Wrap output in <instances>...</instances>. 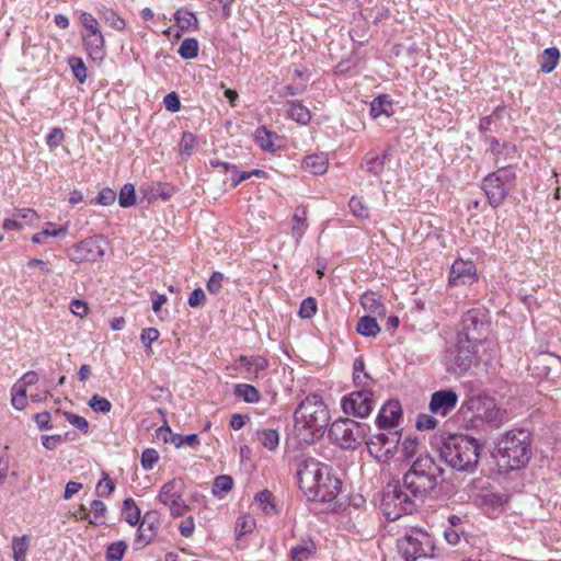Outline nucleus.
Here are the masks:
<instances>
[{
    "instance_id": "30",
    "label": "nucleus",
    "mask_w": 561,
    "mask_h": 561,
    "mask_svg": "<svg viewBox=\"0 0 561 561\" xmlns=\"http://www.w3.org/2000/svg\"><path fill=\"white\" fill-rule=\"evenodd\" d=\"M253 440L257 442L262 447L273 451L278 447L279 434L273 428H262L255 431Z\"/></svg>"
},
{
    "instance_id": "35",
    "label": "nucleus",
    "mask_w": 561,
    "mask_h": 561,
    "mask_svg": "<svg viewBox=\"0 0 561 561\" xmlns=\"http://www.w3.org/2000/svg\"><path fill=\"white\" fill-rule=\"evenodd\" d=\"M288 114L289 116L299 124L306 125L310 122V111L298 101H289Z\"/></svg>"
},
{
    "instance_id": "23",
    "label": "nucleus",
    "mask_w": 561,
    "mask_h": 561,
    "mask_svg": "<svg viewBox=\"0 0 561 561\" xmlns=\"http://www.w3.org/2000/svg\"><path fill=\"white\" fill-rule=\"evenodd\" d=\"M84 48L93 61L101 62L105 57V41L102 32L81 34Z\"/></svg>"
},
{
    "instance_id": "12",
    "label": "nucleus",
    "mask_w": 561,
    "mask_h": 561,
    "mask_svg": "<svg viewBox=\"0 0 561 561\" xmlns=\"http://www.w3.org/2000/svg\"><path fill=\"white\" fill-rule=\"evenodd\" d=\"M184 489V481L181 478L165 482L160 489L158 500L170 508V514L174 517L182 516L190 508L183 500Z\"/></svg>"
},
{
    "instance_id": "51",
    "label": "nucleus",
    "mask_w": 561,
    "mask_h": 561,
    "mask_svg": "<svg viewBox=\"0 0 561 561\" xmlns=\"http://www.w3.org/2000/svg\"><path fill=\"white\" fill-rule=\"evenodd\" d=\"M195 145V137L192 133H183L179 147L182 156H191Z\"/></svg>"
},
{
    "instance_id": "22",
    "label": "nucleus",
    "mask_w": 561,
    "mask_h": 561,
    "mask_svg": "<svg viewBox=\"0 0 561 561\" xmlns=\"http://www.w3.org/2000/svg\"><path fill=\"white\" fill-rule=\"evenodd\" d=\"M254 141L265 152L274 153L284 146L283 137L261 126L254 133Z\"/></svg>"
},
{
    "instance_id": "46",
    "label": "nucleus",
    "mask_w": 561,
    "mask_h": 561,
    "mask_svg": "<svg viewBox=\"0 0 561 561\" xmlns=\"http://www.w3.org/2000/svg\"><path fill=\"white\" fill-rule=\"evenodd\" d=\"M89 407L95 412L108 413L112 409V403L106 398L94 394L89 401Z\"/></svg>"
},
{
    "instance_id": "13",
    "label": "nucleus",
    "mask_w": 561,
    "mask_h": 561,
    "mask_svg": "<svg viewBox=\"0 0 561 561\" xmlns=\"http://www.w3.org/2000/svg\"><path fill=\"white\" fill-rule=\"evenodd\" d=\"M105 241L106 239L102 234L85 238L84 240L72 245L68 250L67 255L70 261L77 264L82 262H96L104 255V248L102 247L101 242Z\"/></svg>"
},
{
    "instance_id": "50",
    "label": "nucleus",
    "mask_w": 561,
    "mask_h": 561,
    "mask_svg": "<svg viewBox=\"0 0 561 561\" xmlns=\"http://www.w3.org/2000/svg\"><path fill=\"white\" fill-rule=\"evenodd\" d=\"M351 213L359 218H367L369 213L367 206L363 203V201L356 196H353L348 203Z\"/></svg>"
},
{
    "instance_id": "54",
    "label": "nucleus",
    "mask_w": 561,
    "mask_h": 561,
    "mask_svg": "<svg viewBox=\"0 0 561 561\" xmlns=\"http://www.w3.org/2000/svg\"><path fill=\"white\" fill-rule=\"evenodd\" d=\"M115 490L112 479L105 473L103 479L96 484V493L99 496H108Z\"/></svg>"
},
{
    "instance_id": "62",
    "label": "nucleus",
    "mask_w": 561,
    "mask_h": 561,
    "mask_svg": "<svg viewBox=\"0 0 561 561\" xmlns=\"http://www.w3.org/2000/svg\"><path fill=\"white\" fill-rule=\"evenodd\" d=\"M50 420H51V415L48 411L36 413L34 415V421L41 431H47V430L53 428V424H51Z\"/></svg>"
},
{
    "instance_id": "47",
    "label": "nucleus",
    "mask_w": 561,
    "mask_h": 561,
    "mask_svg": "<svg viewBox=\"0 0 561 561\" xmlns=\"http://www.w3.org/2000/svg\"><path fill=\"white\" fill-rule=\"evenodd\" d=\"M80 22L84 27V32L82 34H95L101 32L96 19L91 13L82 12L80 14Z\"/></svg>"
},
{
    "instance_id": "3",
    "label": "nucleus",
    "mask_w": 561,
    "mask_h": 561,
    "mask_svg": "<svg viewBox=\"0 0 561 561\" xmlns=\"http://www.w3.org/2000/svg\"><path fill=\"white\" fill-rule=\"evenodd\" d=\"M493 456L506 470L520 469L531 457L530 434L525 430L506 432L496 443Z\"/></svg>"
},
{
    "instance_id": "8",
    "label": "nucleus",
    "mask_w": 561,
    "mask_h": 561,
    "mask_svg": "<svg viewBox=\"0 0 561 561\" xmlns=\"http://www.w3.org/2000/svg\"><path fill=\"white\" fill-rule=\"evenodd\" d=\"M368 426L352 419L335 420L329 428L330 440L343 448L355 449L366 438Z\"/></svg>"
},
{
    "instance_id": "25",
    "label": "nucleus",
    "mask_w": 561,
    "mask_h": 561,
    "mask_svg": "<svg viewBox=\"0 0 561 561\" xmlns=\"http://www.w3.org/2000/svg\"><path fill=\"white\" fill-rule=\"evenodd\" d=\"M353 380L358 390L371 389L375 385L370 375L365 371V363L362 358H356L353 365Z\"/></svg>"
},
{
    "instance_id": "31",
    "label": "nucleus",
    "mask_w": 561,
    "mask_h": 561,
    "mask_svg": "<svg viewBox=\"0 0 561 561\" xmlns=\"http://www.w3.org/2000/svg\"><path fill=\"white\" fill-rule=\"evenodd\" d=\"M252 506L261 510L265 515H273L276 513L274 496L268 490L257 492L254 495Z\"/></svg>"
},
{
    "instance_id": "64",
    "label": "nucleus",
    "mask_w": 561,
    "mask_h": 561,
    "mask_svg": "<svg viewBox=\"0 0 561 561\" xmlns=\"http://www.w3.org/2000/svg\"><path fill=\"white\" fill-rule=\"evenodd\" d=\"M163 104L165 108L172 113H175L181 108V102L175 92L167 94L163 99Z\"/></svg>"
},
{
    "instance_id": "32",
    "label": "nucleus",
    "mask_w": 561,
    "mask_h": 561,
    "mask_svg": "<svg viewBox=\"0 0 561 561\" xmlns=\"http://www.w3.org/2000/svg\"><path fill=\"white\" fill-rule=\"evenodd\" d=\"M174 20H175L176 25L182 31L197 28L198 21H197L196 15L186 9L181 8L179 10H176L174 13Z\"/></svg>"
},
{
    "instance_id": "52",
    "label": "nucleus",
    "mask_w": 561,
    "mask_h": 561,
    "mask_svg": "<svg viewBox=\"0 0 561 561\" xmlns=\"http://www.w3.org/2000/svg\"><path fill=\"white\" fill-rule=\"evenodd\" d=\"M64 415H65L66 420L72 426L77 427L79 431H81L84 434L88 433L89 423L84 417H82L78 414L71 413V412H64Z\"/></svg>"
},
{
    "instance_id": "42",
    "label": "nucleus",
    "mask_w": 561,
    "mask_h": 561,
    "mask_svg": "<svg viewBox=\"0 0 561 561\" xmlns=\"http://www.w3.org/2000/svg\"><path fill=\"white\" fill-rule=\"evenodd\" d=\"M68 64L72 70L75 78L80 83H83L87 80V67L82 58L76 56L69 57Z\"/></svg>"
},
{
    "instance_id": "58",
    "label": "nucleus",
    "mask_w": 561,
    "mask_h": 561,
    "mask_svg": "<svg viewBox=\"0 0 561 561\" xmlns=\"http://www.w3.org/2000/svg\"><path fill=\"white\" fill-rule=\"evenodd\" d=\"M160 336L158 329L156 328H147L144 329L140 334V340L144 343L146 351L150 350V345L152 342L157 341Z\"/></svg>"
},
{
    "instance_id": "1",
    "label": "nucleus",
    "mask_w": 561,
    "mask_h": 561,
    "mask_svg": "<svg viewBox=\"0 0 561 561\" xmlns=\"http://www.w3.org/2000/svg\"><path fill=\"white\" fill-rule=\"evenodd\" d=\"M443 472L432 457H419L404 473L402 484H389L385 489L381 510L387 519L412 514L436 490Z\"/></svg>"
},
{
    "instance_id": "16",
    "label": "nucleus",
    "mask_w": 561,
    "mask_h": 561,
    "mask_svg": "<svg viewBox=\"0 0 561 561\" xmlns=\"http://www.w3.org/2000/svg\"><path fill=\"white\" fill-rule=\"evenodd\" d=\"M328 466L322 465L313 458L304 459L297 469V479L300 489L307 492L313 488L317 479H321V472L325 473Z\"/></svg>"
},
{
    "instance_id": "33",
    "label": "nucleus",
    "mask_w": 561,
    "mask_h": 561,
    "mask_svg": "<svg viewBox=\"0 0 561 561\" xmlns=\"http://www.w3.org/2000/svg\"><path fill=\"white\" fill-rule=\"evenodd\" d=\"M308 228L306 208H298L293 216L291 234L298 242Z\"/></svg>"
},
{
    "instance_id": "57",
    "label": "nucleus",
    "mask_w": 561,
    "mask_h": 561,
    "mask_svg": "<svg viewBox=\"0 0 561 561\" xmlns=\"http://www.w3.org/2000/svg\"><path fill=\"white\" fill-rule=\"evenodd\" d=\"M106 512L105 504L100 500H93L91 502V513L94 517V519H89V524L96 525L98 520L102 517H104V514Z\"/></svg>"
},
{
    "instance_id": "34",
    "label": "nucleus",
    "mask_w": 561,
    "mask_h": 561,
    "mask_svg": "<svg viewBox=\"0 0 561 561\" xmlns=\"http://www.w3.org/2000/svg\"><path fill=\"white\" fill-rule=\"evenodd\" d=\"M356 330L364 336L375 337L380 332V327L375 317L364 316L358 320Z\"/></svg>"
},
{
    "instance_id": "40",
    "label": "nucleus",
    "mask_w": 561,
    "mask_h": 561,
    "mask_svg": "<svg viewBox=\"0 0 561 561\" xmlns=\"http://www.w3.org/2000/svg\"><path fill=\"white\" fill-rule=\"evenodd\" d=\"M127 550V543L124 540L115 541L107 546L105 552L106 561H122Z\"/></svg>"
},
{
    "instance_id": "14",
    "label": "nucleus",
    "mask_w": 561,
    "mask_h": 561,
    "mask_svg": "<svg viewBox=\"0 0 561 561\" xmlns=\"http://www.w3.org/2000/svg\"><path fill=\"white\" fill-rule=\"evenodd\" d=\"M374 391L371 389L355 390L341 400V408L347 415L365 419L374 409Z\"/></svg>"
},
{
    "instance_id": "48",
    "label": "nucleus",
    "mask_w": 561,
    "mask_h": 561,
    "mask_svg": "<svg viewBox=\"0 0 561 561\" xmlns=\"http://www.w3.org/2000/svg\"><path fill=\"white\" fill-rule=\"evenodd\" d=\"M159 460V454L153 448H147L141 454V467L144 470L149 471Z\"/></svg>"
},
{
    "instance_id": "55",
    "label": "nucleus",
    "mask_w": 561,
    "mask_h": 561,
    "mask_svg": "<svg viewBox=\"0 0 561 561\" xmlns=\"http://www.w3.org/2000/svg\"><path fill=\"white\" fill-rule=\"evenodd\" d=\"M68 433L65 435H44L42 436V444L48 450H54L58 444L68 439Z\"/></svg>"
},
{
    "instance_id": "2",
    "label": "nucleus",
    "mask_w": 561,
    "mask_h": 561,
    "mask_svg": "<svg viewBox=\"0 0 561 561\" xmlns=\"http://www.w3.org/2000/svg\"><path fill=\"white\" fill-rule=\"evenodd\" d=\"M436 439L439 457L450 468L467 473L477 469L482 447L476 438L462 434H448Z\"/></svg>"
},
{
    "instance_id": "15",
    "label": "nucleus",
    "mask_w": 561,
    "mask_h": 561,
    "mask_svg": "<svg viewBox=\"0 0 561 561\" xmlns=\"http://www.w3.org/2000/svg\"><path fill=\"white\" fill-rule=\"evenodd\" d=\"M341 490V481L331 474L329 467L325 469V473L321 472V479H317L313 488H311L307 495L319 502H331L334 500Z\"/></svg>"
},
{
    "instance_id": "43",
    "label": "nucleus",
    "mask_w": 561,
    "mask_h": 561,
    "mask_svg": "<svg viewBox=\"0 0 561 561\" xmlns=\"http://www.w3.org/2000/svg\"><path fill=\"white\" fill-rule=\"evenodd\" d=\"M119 205L124 208L130 207L135 204V187L131 184H125L119 192L118 196Z\"/></svg>"
},
{
    "instance_id": "36",
    "label": "nucleus",
    "mask_w": 561,
    "mask_h": 561,
    "mask_svg": "<svg viewBox=\"0 0 561 561\" xmlns=\"http://www.w3.org/2000/svg\"><path fill=\"white\" fill-rule=\"evenodd\" d=\"M122 515L130 526L138 525L140 522V510L131 497L124 500Z\"/></svg>"
},
{
    "instance_id": "49",
    "label": "nucleus",
    "mask_w": 561,
    "mask_h": 561,
    "mask_svg": "<svg viewBox=\"0 0 561 561\" xmlns=\"http://www.w3.org/2000/svg\"><path fill=\"white\" fill-rule=\"evenodd\" d=\"M317 312V301L312 297L302 300L299 308V316L304 319L312 318Z\"/></svg>"
},
{
    "instance_id": "38",
    "label": "nucleus",
    "mask_w": 561,
    "mask_h": 561,
    "mask_svg": "<svg viewBox=\"0 0 561 561\" xmlns=\"http://www.w3.org/2000/svg\"><path fill=\"white\" fill-rule=\"evenodd\" d=\"M560 59V51L556 47H550L543 50L541 55L540 70L545 73H550L558 66Z\"/></svg>"
},
{
    "instance_id": "27",
    "label": "nucleus",
    "mask_w": 561,
    "mask_h": 561,
    "mask_svg": "<svg viewBox=\"0 0 561 561\" xmlns=\"http://www.w3.org/2000/svg\"><path fill=\"white\" fill-rule=\"evenodd\" d=\"M393 114L392 100L387 94L376 96L370 103V116L376 119L380 116L390 117Z\"/></svg>"
},
{
    "instance_id": "44",
    "label": "nucleus",
    "mask_w": 561,
    "mask_h": 561,
    "mask_svg": "<svg viewBox=\"0 0 561 561\" xmlns=\"http://www.w3.org/2000/svg\"><path fill=\"white\" fill-rule=\"evenodd\" d=\"M314 551V545L312 541L300 543L290 550V557L299 558L300 560L309 559Z\"/></svg>"
},
{
    "instance_id": "9",
    "label": "nucleus",
    "mask_w": 561,
    "mask_h": 561,
    "mask_svg": "<svg viewBox=\"0 0 561 561\" xmlns=\"http://www.w3.org/2000/svg\"><path fill=\"white\" fill-rule=\"evenodd\" d=\"M398 548L405 561H415L433 556L434 541L427 533L411 529L398 541Z\"/></svg>"
},
{
    "instance_id": "24",
    "label": "nucleus",
    "mask_w": 561,
    "mask_h": 561,
    "mask_svg": "<svg viewBox=\"0 0 561 561\" xmlns=\"http://www.w3.org/2000/svg\"><path fill=\"white\" fill-rule=\"evenodd\" d=\"M158 437L162 438L165 443L173 444L176 448L182 447L183 445L196 446L198 445V436L196 434H190L186 436L172 433L171 428L164 424L158 431Z\"/></svg>"
},
{
    "instance_id": "18",
    "label": "nucleus",
    "mask_w": 561,
    "mask_h": 561,
    "mask_svg": "<svg viewBox=\"0 0 561 561\" xmlns=\"http://www.w3.org/2000/svg\"><path fill=\"white\" fill-rule=\"evenodd\" d=\"M458 394L454 390H438L431 396L430 411L442 416L448 415L457 405Z\"/></svg>"
},
{
    "instance_id": "17",
    "label": "nucleus",
    "mask_w": 561,
    "mask_h": 561,
    "mask_svg": "<svg viewBox=\"0 0 561 561\" xmlns=\"http://www.w3.org/2000/svg\"><path fill=\"white\" fill-rule=\"evenodd\" d=\"M477 279V268L472 261L458 259L453 263L448 276V284L450 286L471 285Z\"/></svg>"
},
{
    "instance_id": "20",
    "label": "nucleus",
    "mask_w": 561,
    "mask_h": 561,
    "mask_svg": "<svg viewBox=\"0 0 561 561\" xmlns=\"http://www.w3.org/2000/svg\"><path fill=\"white\" fill-rule=\"evenodd\" d=\"M401 416L402 409L399 401L390 400L381 407L376 423L379 428H393Z\"/></svg>"
},
{
    "instance_id": "45",
    "label": "nucleus",
    "mask_w": 561,
    "mask_h": 561,
    "mask_svg": "<svg viewBox=\"0 0 561 561\" xmlns=\"http://www.w3.org/2000/svg\"><path fill=\"white\" fill-rule=\"evenodd\" d=\"M11 403L16 410H23L27 403L26 390L13 385L11 389Z\"/></svg>"
},
{
    "instance_id": "39",
    "label": "nucleus",
    "mask_w": 561,
    "mask_h": 561,
    "mask_svg": "<svg viewBox=\"0 0 561 561\" xmlns=\"http://www.w3.org/2000/svg\"><path fill=\"white\" fill-rule=\"evenodd\" d=\"M233 486V480L230 476H218L213 484V494L217 497H222Z\"/></svg>"
},
{
    "instance_id": "29",
    "label": "nucleus",
    "mask_w": 561,
    "mask_h": 561,
    "mask_svg": "<svg viewBox=\"0 0 561 561\" xmlns=\"http://www.w3.org/2000/svg\"><path fill=\"white\" fill-rule=\"evenodd\" d=\"M329 160L324 153L307 156L304 159V168L314 175H321L327 172Z\"/></svg>"
},
{
    "instance_id": "28",
    "label": "nucleus",
    "mask_w": 561,
    "mask_h": 561,
    "mask_svg": "<svg viewBox=\"0 0 561 561\" xmlns=\"http://www.w3.org/2000/svg\"><path fill=\"white\" fill-rule=\"evenodd\" d=\"M362 307L369 313L378 317H385L386 307L379 296L374 291H366L360 297Z\"/></svg>"
},
{
    "instance_id": "53",
    "label": "nucleus",
    "mask_w": 561,
    "mask_h": 561,
    "mask_svg": "<svg viewBox=\"0 0 561 561\" xmlns=\"http://www.w3.org/2000/svg\"><path fill=\"white\" fill-rule=\"evenodd\" d=\"M105 22L113 28L122 31L125 27V21L111 9L103 13Z\"/></svg>"
},
{
    "instance_id": "5",
    "label": "nucleus",
    "mask_w": 561,
    "mask_h": 561,
    "mask_svg": "<svg viewBox=\"0 0 561 561\" xmlns=\"http://www.w3.org/2000/svg\"><path fill=\"white\" fill-rule=\"evenodd\" d=\"M295 424L310 434H322L330 421L329 410L322 397L316 393L307 396L295 410Z\"/></svg>"
},
{
    "instance_id": "11",
    "label": "nucleus",
    "mask_w": 561,
    "mask_h": 561,
    "mask_svg": "<svg viewBox=\"0 0 561 561\" xmlns=\"http://www.w3.org/2000/svg\"><path fill=\"white\" fill-rule=\"evenodd\" d=\"M478 344L473 342H463L462 337L457 336L455 345L450 346L445 354V365L448 371L461 375L472 365L476 357Z\"/></svg>"
},
{
    "instance_id": "56",
    "label": "nucleus",
    "mask_w": 561,
    "mask_h": 561,
    "mask_svg": "<svg viewBox=\"0 0 561 561\" xmlns=\"http://www.w3.org/2000/svg\"><path fill=\"white\" fill-rule=\"evenodd\" d=\"M65 139L64 131L59 127H55L46 137V144L49 148L54 149L61 145Z\"/></svg>"
},
{
    "instance_id": "10",
    "label": "nucleus",
    "mask_w": 561,
    "mask_h": 561,
    "mask_svg": "<svg viewBox=\"0 0 561 561\" xmlns=\"http://www.w3.org/2000/svg\"><path fill=\"white\" fill-rule=\"evenodd\" d=\"M461 331L457 336L462 337L463 342H473L478 344L488 333L490 327L489 312L483 307L468 310L461 319Z\"/></svg>"
},
{
    "instance_id": "19",
    "label": "nucleus",
    "mask_w": 561,
    "mask_h": 561,
    "mask_svg": "<svg viewBox=\"0 0 561 561\" xmlns=\"http://www.w3.org/2000/svg\"><path fill=\"white\" fill-rule=\"evenodd\" d=\"M385 430L386 432L378 433L371 438L369 443H367L370 454L374 451L378 453L382 448H385V454H391L394 449H397L401 438L400 433L393 428Z\"/></svg>"
},
{
    "instance_id": "37",
    "label": "nucleus",
    "mask_w": 561,
    "mask_h": 561,
    "mask_svg": "<svg viewBox=\"0 0 561 561\" xmlns=\"http://www.w3.org/2000/svg\"><path fill=\"white\" fill-rule=\"evenodd\" d=\"M28 548L30 537L27 535L14 536L12 538V551L14 561H26Z\"/></svg>"
},
{
    "instance_id": "63",
    "label": "nucleus",
    "mask_w": 561,
    "mask_h": 561,
    "mask_svg": "<svg viewBox=\"0 0 561 561\" xmlns=\"http://www.w3.org/2000/svg\"><path fill=\"white\" fill-rule=\"evenodd\" d=\"M38 381V375L36 371L30 370L25 373L14 385L19 388L25 389L30 386L35 385Z\"/></svg>"
},
{
    "instance_id": "4",
    "label": "nucleus",
    "mask_w": 561,
    "mask_h": 561,
    "mask_svg": "<svg viewBox=\"0 0 561 561\" xmlns=\"http://www.w3.org/2000/svg\"><path fill=\"white\" fill-rule=\"evenodd\" d=\"M267 376V360L262 356L248 358V380L255 385L248 383V404L260 403V414H264L275 403L276 392L272 389Z\"/></svg>"
},
{
    "instance_id": "6",
    "label": "nucleus",
    "mask_w": 561,
    "mask_h": 561,
    "mask_svg": "<svg viewBox=\"0 0 561 561\" xmlns=\"http://www.w3.org/2000/svg\"><path fill=\"white\" fill-rule=\"evenodd\" d=\"M515 180L516 172L513 165L499 167L497 170L483 179L482 188L493 208L504 203L514 186Z\"/></svg>"
},
{
    "instance_id": "21",
    "label": "nucleus",
    "mask_w": 561,
    "mask_h": 561,
    "mask_svg": "<svg viewBox=\"0 0 561 561\" xmlns=\"http://www.w3.org/2000/svg\"><path fill=\"white\" fill-rule=\"evenodd\" d=\"M138 524L139 526L135 538V548L142 549L149 545L156 536L157 525L153 514L146 513Z\"/></svg>"
},
{
    "instance_id": "41",
    "label": "nucleus",
    "mask_w": 561,
    "mask_h": 561,
    "mask_svg": "<svg viewBox=\"0 0 561 561\" xmlns=\"http://www.w3.org/2000/svg\"><path fill=\"white\" fill-rule=\"evenodd\" d=\"M178 51L183 59H193L198 54V43L195 38H185Z\"/></svg>"
},
{
    "instance_id": "7",
    "label": "nucleus",
    "mask_w": 561,
    "mask_h": 561,
    "mask_svg": "<svg viewBox=\"0 0 561 561\" xmlns=\"http://www.w3.org/2000/svg\"><path fill=\"white\" fill-rule=\"evenodd\" d=\"M459 413L470 422L473 427L483 423H496L500 421V409L495 401L485 396H473L462 402Z\"/></svg>"
},
{
    "instance_id": "26",
    "label": "nucleus",
    "mask_w": 561,
    "mask_h": 561,
    "mask_svg": "<svg viewBox=\"0 0 561 561\" xmlns=\"http://www.w3.org/2000/svg\"><path fill=\"white\" fill-rule=\"evenodd\" d=\"M387 153L381 154L367 153L360 164L362 169L369 175L378 178L383 169Z\"/></svg>"
},
{
    "instance_id": "59",
    "label": "nucleus",
    "mask_w": 561,
    "mask_h": 561,
    "mask_svg": "<svg viewBox=\"0 0 561 561\" xmlns=\"http://www.w3.org/2000/svg\"><path fill=\"white\" fill-rule=\"evenodd\" d=\"M437 420L428 414H420L416 419V428L420 431L433 430L437 425Z\"/></svg>"
},
{
    "instance_id": "61",
    "label": "nucleus",
    "mask_w": 561,
    "mask_h": 561,
    "mask_svg": "<svg viewBox=\"0 0 561 561\" xmlns=\"http://www.w3.org/2000/svg\"><path fill=\"white\" fill-rule=\"evenodd\" d=\"M224 278H225L224 274H221L220 272H214L207 282V285H206L207 290L210 294H217L222 286Z\"/></svg>"
},
{
    "instance_id": "60",
    "label": "nucleus",
    "mask_w": 561,
    "mask_h": 561,
    "mask_svg": "<svg viewBox=\"0 0 561 561\" xmlns=\"http://www.w3.org/2000/svg\"><path fill=\"white\" fill-rule=\"evenodd\" d=\"M66 231H67L66 227H60L58 229H44L41 232L35 233L32 237V241L34 243H41L43 241V238H46V237H58L60 234H65Z\"/></svg>"
}]
</instances>
